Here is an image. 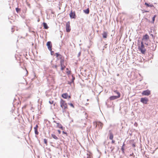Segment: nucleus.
Listing matches in <instances>:
<instances>
[{"label":"nucleus","mask_w":158,"mask_h":158,"mask_svg":"<svg viewBox=\"0 0 158 158\" xmlns=\"http://www.w3.org/2000/svg\"><path fill=\"white\" fill-rule=\"evenodd\" d=\"M140 101L143 104H147L148 101V99L146 98H141Z\"/></svg>","instance_id":"423d86ee"},{"label":"nucleus","mask_w":158,"mask_h":158,"mask_svg":"<svg viewBox=\"0 0 158 158\" xmlns=\"http://www.w3.org/2000/svg\"><path fill=\"white\" fill-rule=\"evenodd\" d=\"M43 26L45 29H48V25L46 23H43Z\"/></svg>","instance_id":"a211bd4d"},{"label":"nucleus","mask_w":158,"mask_h":158,"mask_svg":"<svg viewBox=\"0 0 158 158\" xmlns=\"http://www.w3.org/2000/svg\"><path fill=\"white\" fill-rule=\"evenodd\" d=\"M62 133H63V134H65L66 135H67V132H64V131H63L62 132Z\"/></svg>","instance_id":"7c9ffc66"},{"label":"nucleus","mask_w":158,"mask_h":158,"mask_svg":"<svg viewBox=\"0 0 158 158\" xmlns=\"http://www.w3.org/2000/svg\"><path fill=\"white\" fill-rule=\"evenodd\" d=\"M58 131L59 134H60L61 133V131L60 130H58Z\"/></svg>","instance_id":"72a5a7b5"},{"label":"nucleus","mask_w":158,"mask_h":158,"mask_svg":"<svg viewBox=\"0 0 158 158\" xmlns=\"http://www.w3.org/2000/svg\"><path fill=\"white\" fill-rule=\"evenodd\" d=\"M38 125H36L34 128L35 133L36 135H38L39 134V132L38 131Z\"/></svg>","instance_id":"9b49d317"},{"label":"nucleus","mask_w":158,"mask_h":158,"mask_svg":"<svg viewBox=\"0 0 158 158\" xmlns=\"http://www.w3.org/2000/svg\"><path fill=\"white\" fill-rule=\"evenodd\" d=\"M150 91L148 90L143 91L142 94L143 95L148 96L150 94Z\"/></svg>","instance_id":"6e6552de"},{"label":"nucleus","mask_w":158,"mask_h":158,"mask_svg":"<svg viewBox=\"0 0 158 158\" xmlns=\"http://www.w3.org/2000/svg\"><path fill=\"white\" fill-rule=\"evenodd\" d=\"M138 49L143 54H144L145 53L146 51V49L144 47L143 42H141V45L139 46Z\"/></svg>","instance_id":"f03ea898"},{"label":"nucleus","mask_w":158,"mask_h":158,"mask_svg":"<svg viewBox=\"0 0 158 158\" xmlns=\"http://www.w3.org/2000/svg\"><path fill=\"white\" fill-rule=\"evenodd\" d=\"M56 124H57V126H56L57 127L60 128L62 130H63L64 128H63V126H62V125L61 124H60L58 123H57Z\"/></svg>","instance_id":"4468645a"},{"label":"nucleus","mask_w":158,"mask_h":158,"mask_svg":"<svg viewBox=\"0 0 158 158\" xmlns=\"http://www.w3.org/2000/svg\"><path fill=\"white\" fill-rule=\"evenodd\" d=\"M132 146L134 147H135V144L134 143H133L132 145Z\"/></svg>","instance_id":"f704fd0d"},{"label":"nucleus","mask_w":158,"mask_h":158,"mask_svg":"<svg viewBox=\"0 0 158 158\" xmlns=\"http://www.w3.org/2000/svg\"><path fill=\"white\" fill-rule=\"evenodd\" d=\"M94 124L95 126V127H98L99 130L102 129L103 126V124L100 122H94Z\"/></svg>","instance_id":"7ed1b4c3"},{"label":"nucleus","mask_w":158,"mask_h":158,"mask_svg":"<svg viewBox=\"0 0 158 158\" xmlns=\"http://www.w3.org/2000/svg\"><path fill=\"white\" fill-rule=\"evenodd\" d=\"M112 140V143H115V141L113 140V139Z\"/></svg>","instance_id":"473e14b6"},{"label":"nucleus","mask_w":158,"mask_h":158,"mask_svg":"<svg viewBox=\"0 0 158 158\" xmlns=\"http://www.w3.org/2000/svg\"><path fill=\"white\" fill-rule=\"evenodd\" d=\"M27 106V105H25L23 107V108H25Z\"/></svg>","instance_id":"2f4dec72"},{"label":"nucleus","mask_w":158,"mask_h":158,"mask_svg":"<svg viewBox=\"0 0 158 158\" xmlns=\"http://www.w3.org/2000/svg\"><path fill=\"white\" fill-rule=\"evenodd\" d=\"M49 102L51 104H52L54 103V101H49Z\"/></svg>","instance_id":"cd10ccee"},{"label":"nucleus","mask_w":158,"mask_h":158,"mask_svg":"<svg viewBox=\"0 0 158 158\" xmlns=\"http://www.w3.org/2000/svg\"><path fill=\"white\" fill-rule=\"evenodd\" d=\"M142 11H143V13H146V12H149L148 11L146 10H142Z\"/></svg>","instance_id":"c756f323"},{"label":"nucleus","mask_w":158,"mask_h":158,"mask_svg":"<svg viewBox=\"0 0 158 158\" xmlns=\"http://www.w3.org/2000/svg\"><path fill=\"white\" fill-rule=\"evenodd\" d=\"M61 69L62 70H63L65 68V66L62 64V63H61Z\"/></svg>","instance_id":"f3484780"},{"label":"nucleus","mask_w":158,"mask_h":158,"mask_svg":"<svg viewBox=\"0 0 158 158\" xmlns=\"http://www.w3.org/2000/svg\"><path fill=\"white\" fill-rule=\"evenodd\" d=\"M118 97H117V96H112L110 97V100H114L117 99L118 98H119Z\"/></svg>","instance_id":"f8f14e48"},{"label":"nucleus","mask_w":158,"mask_h":158,"mask_svg":"<svg viewBox=\"0 0 158 158\" xmlns=\"http://www.w3.org/2000/svg\"><path fill=\"white\" fill-rule=\"evenodd\" d=\"M102 37L104 38H106L107 36V32L104 31L102 34Z\"/></svg>","instance_id":"ddd939ff"},{"label":"nucleus","mask_w":158,"mask_h":158,"mask_svg":"<svg viewBox=\"0 0 158 158\" xmlns=\"http://www.w3.org/2000/svg\"><path fill=\"white\" fill-rule=\"evenodd\" d=\"M70 17L71 19H75L76 17V15L75 11L73 12L72 10L71 11L69 14Z\"/></svg>","instance_id":"0eeeda50"},{"label":"nucleus","mask_w":158,"mask_h":158,"mask_svg":"<svg viewBox=\"0 0 158 158\" xmlns=\"http://www.w3.org/2000/svg\"><path fill=\"white\" fill-rule=\"evenodd\" d=\"M66 73L68 75H70L71 74V71L70 70H69L68 68L66 69Z\"/></svg>","instance_id":"6ab92c4d"},{"label":"nucleus","mask_w":158,"mask_h":158,"mask_svg":"<svg viewBox=\"0 0 158 158\" xmlns=\"http://www.w3.org/2000/svg\"><path fill=\"white\" fill-rule=\"evenodd\" d=\"M124 145H125V144H124V143H123V145L122 146V147L121 148L123 152H124V148H123V146H124Z\"/></svg>","instance_id":"bb28decb"},{"label":"nucleus","mask_w":158,"mask_h":158,"mask_svg":"<svg viewBox=\"0 0 158 158\" xmlns=\"http://www.w3.org/2000/svg\"><path fill=\"white\" fill-rule=\"evenodd\" d=\"M156 15H154V16L152 18V23H154L155 20V18L156 17Z\"/></svg>","instance_id":"b1692460"},{"label":"nucleus","mask_w":158,"mask_h":158,"mask_svg":"<svg viewBox=\"0 0 158 158\" xmlns=\"http://www.w3.org/2000/svg\"><path fill=\"white\" fill-rule=\"evenodd\" d=\"M118 76L119 75V74H118L117 75Z\"/></svg>","instance_id":"e433bc0d"},{"label":"nucleus","mask_w":158,"mask_h":158,"mask_svg":"<svg viewBox=\"0 0 158 158\" xmlns=\"http://www.w3.org/2000/svg\"><path fill=\"white\" fill-rule=\"evenodd\" d=\"M55 55L56 56V57H57V58H58V57L59 56L60 57H61V55L60 54H59L58 53H56L55 54Z\"/></svg>","instance_id":"5701e85b"},{"label":"nucleus","mask_w":158,"mask_h":158,"mask_svg":"<svg viewBox=\"0 0 158 158\" xmlns=\"http://www.w3.org/2000/svg\"><path fill=\"white\" fill-rule=\"evenodd\" d=\"M146 44L147 45H148V44Z\"/></svg>","instance_id":"4c0bfd02"},{"label":"nucleus","mask_w":158,"mask_h":158,"mask_svg":"<svg viewBox=\"0 0 158 158\" xmlns=\"http://www.w3.org/2000/svg\"><path fill=\"white\" fill-rule=\"evenodd\" d=\"M60 107L62 109V111L64 114L66 113L67 112L68 109V106L66 101L63 99H61L60 102Z\"/></svg>","instance_id":"f257e3e1"},{"label":"nucleus","mask_w":158,"mask_h":158,"mask_svg":"<svg viewBox=\"0 0 158 158\" xmlns=\"http://www.w3.org/2000/svg\"><path fill=\"white\" fill-rule=\"evenodd\" d=\"M51 54H52V53H53V52H51Z\"/></svg>","instance_id":"a19ab883"},{"label":"nucleus","mask_w":158,"mask_h":158,"mask_svg":"<svg viewBox=\"0 0 158 158\" xmlns=\"http://www.w3.org/2000/svg\"><path fill=\"white\" fill-rule=\"evenodd\" d=\"M75 79V78H73V79Z\"/></svg>","instance_id":"ea45409f"},{"label":"nucleus","mask_w":158,"mask_h":158,"mask_svg":"<svg viewBox=\"0 0 158 158\" xmlns=\"http://www.w3.org/2000/svg\"><path fill=\"white\" fill-rule=\"evenodd\" d=\"M84 12L86 14H89V8H87L86 10H84Z\"/></svg>","instance_id":"2eb2a0df"},{"label":"nucleus","mask_w":158,"mask_h":158,"mask_svg":"<svg viewBox=\"0 0 158 158\" xmlns=\"http://www.w3.org/2000/svg\"><path fill=\"white\" fill-rule=\"evenodd\" d=\"M16 10L17 12H18L20 10L19 8H16Z\"/></svg>","instance_id":"c85d7f7f"},{"label":"nucleus","mask_w":158,"mask_h":158,"mask_svg":"<svg viewBox=\"0 0 158 158\" xmlns=\"http://www.w3.org/2000/svg\"><path fill=\"white\" fill-rule=\"evenodd\" d=\"M71 28L69 22H68L66 25V32H69L71 31Z\"/></svg>","instance_id":"20e7f679"},{"label":"nucleus","mask_w":158,"mask_h":158,"mask_svg":"<svg viewBox=\"0 0 158 158\" xmlns=\"http://www.w3.org/2000/svg\"><path fill=\"white\" fill-rule=\"evenodd\" d=\"M47 45L48 49L51 51L52 50V44L50 41H48L47 42Z\"/></svg>","instance_id":"1a4fd4ad"},{"label":"nucleus","mask_w":158,"mask_h":158,"mask_svg":"<svg viewBox=\"0 0 158 158\" xmlns=\"http://www.w3.org/2000/svg\"><path fill=\"white\" fill-rule=\"evenodd\" d=\"M44 143L46 144V145H47V140L46 139H44Z\"/></svg>","instance_id":"393cba45"},{"label":"nucleus","mask_w":158,"mask_h":158,"mask_svg":"<svg viewBox=\"0 0 158 158\" xmlns=\"http://www.w3.org/2000/svg\"><path fill=\"white\" fill-rule=\"evenodd\" d=\"M51 54H52V53H53V52H51Z\"/></svg>","instance_id":"79ce46f5"},{"label":"nucleus","mask_w":158,"mask_h":158,"mask_svg":"<svg viewBox=\"0 0 158 158\" xmlns=\"http://www.w3.org/2000/svg\"><path fill=\"white\" fill-rule=\"evenodd\" d=\"M145 5L147 6L148 7H152L153 6V5H149V4H148L147 2H145Z\"/></svg>","instance_id":"412c9836"},{"label":"nucleus","mask_w":158,"mask_h":158,"mask_svg":"<svg viewBox=\"0 0 158 158\" xmlns=\"http://www.w3.org/2000/svg\"><path fill=\"white\" fill-rule=\"evenodd\" d=\"M113 135L112 133H110V135L109 139L111 140H112L113 138Z\"/></svg>","instance_id":"4be33fe9"},{"label":"nucleus","mask_w":158,"mask_h":158,"mask_svg":"<svg viewBox=\"0 0 158 158\" xmlns=\"http://www.w3.org/2000/svg\"><path fill=\"white\" fill-rule=\"evenodd\" d=\"M157 123L158 124V121L157 122Z\"/></svg>","instance_id":"37998d69"},{"label":"nucleus","mask_w":158,"mask_h":158,"mask_svg":"<svg viewBox=\"0 0 158 158\" xmlns=\"http://www.w3.org/2000/svg\"><path fill=\"white\" fill-rule=\"evenodd\" d=\"M69 105L71 107H72L73 108H74V106L73 105L72 103H69Z\"/></svg>","instance_id":"a878e982"},{"label":"nucleus","mask_w":158,"mask_h":158,"mask_svg":"<svg viewBox=\"0 0 158 158\" xmlns=\"http://www.w3.org/2000/svg\"><path fill=\"white\" fill-rule=\"evenodd\" d=\"M52 137L54 139L57 140L58 139V138L54 134H52L51 135Z\"/></svg>","instance_id":"dca6fc26"},{"label":"nucleus","mask_w":158,"mask_h":158,"mask_svg":"<svg viewBox=\"0 0 158 158\" xmlns=\"http://www.w3.org/2000/svg\"><path fill=\"white\" fill-rule=\"evenodd\" d=\"M114 92H115L116 93L118 94V96H117V97H118V98H119L120 97L121 94H120L118 92L117 90H115L114 91Z\"/></svg>","instance_id":"aec40b11"},{"label":"nucleus","mask_w":158,"mask_h":158,"mask_svg":"<svg viewBox=\"0 0 158 158\" xmlns=\"http://www.w3.org/2000/svg\"><path fill=\"white\" fill-rule=\"evenodd\" d=\"M55 68H56V69H57V66H56H56H55Z\"/></svg>","instance_id":"c9c22d12"},{"label":"nucleus","mask_w":158,"mask_h":158,"mask_svg":"<svg viewBox=\"0 0 158 158\" xmlns=\"http://www.w3.org/2000/svg\"><path fill=\"white\" fill-rule=\"evenodd\" d=\"M62 97L65 99H70L71 98L70 95H68L67 93L63 94L61 95Z\"/></svg>","instance_id":"39448f33"},{"label":"nucleus","mask_w":158,"mask_h":158,"mask_svg":"<svg viewBox=\"0 0 158 158\" xmlns=\"http://www.w3.org/2000/svg\"><path fill=\"white\" fill-rule=\"evenodd\" d=\"M149 36L147 34H146L143 36L142 39V40L143 41H145V40H149Z\"/></svg>","instance_id":"9d476101"},{"label":"nucleus","mask_w":158,"mask_h":158,"mask_svg":"<svg viewBox=\"0 0 158 158\" xmlns=\"http://www.w3.org/2000/svg\"><path fill=\"white\" fill-rule=\"evenodd\" d=\"M80 53H79V55H80Z\"/></svg>","instance_id":"58836bf2"}]
</instances>
